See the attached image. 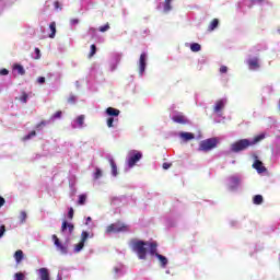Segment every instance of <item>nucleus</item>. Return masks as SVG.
<instances>
[{
	"label": "nucleus",
	"instance_id": "nucleus-1",
	"mask_svg": "<svg viewBox=\"0 0 280 280\" xmlns=\"http://www.w3.org/2000/svg\"><path fill=\"white\" fill-rule=\"evenodd\" d=\"M131 243L132 250L137 253L139 259H145L148 257V248H145V246H148V242L133 240Z\"/></svg>",
	"mask_w": 280,
	"mask_h": 280
},
{
	"label": "nucleus",
	"instance_id": "nucleus-2",
	"mask_svg": "<svg viewBox=\"0 0 280 280\" xmlns=\"http://www.w3.org/2000/svg\"><path fill=\"white\" fill-rule=\"evenodd\" d=\"M250 148V140L241 139L231 144V152H244V150H248Z\"/></svg>",
	"mask_w": 280,
	"mask_h": 280
},
{
	"label": "nucleus",
	"instance_id": "nucleus-3",
	"mask_svg": "<svg viewBox=\"0 0 280 280\" xmlns=\"http://www.w3.org/2000/svg\"><path fill=\"white\" fill-rule=\"evenodd\" d=\"M213 148H218V139L215 138L202 140L199 144L200 152H209L210 150H213Z\"/></svg>",
	"mask_w": 280,
	"mask_h": 280
},
{
	"label": "nucleus",
	"instance_id": "nucleus-4",
	"mask_svg": "<svg viewBox=\"0 0 280 280\" xmlns=\"http://www.w3.org/2000/svg\"><path fill=\"white\" fill-rule=\"evenodd\" d=\"M126 231H128V225L117 222L109 224L106 228L105 233H107V235H110V233H126Z\"/></svg>",
	"mask_w": 280,
	"mask_h": 280
},
{
	"label": "nucleus",
	"instance_id": "nucleus-5",
	"mask_svg": "<svg viewBox=\"0 0 280 280\" xmlns=\"http://www.w3.org/2000/svg\"><path fill=\"white\" fill-rule=\"evenodd\" d=\"M140 159H143V153L137 150L130 151L127 160L128 167H135Z\"/></svg>",
	"mask_w": 280,
	"mask_h": 280
},
{
	"label": "nucleus",
	"instance_id": "nucleus-6",
	"mask_svg": "<svg viewBox=\"0 0 280 280\" xmlns=\"http://www.w3.org/2000/svg\"><path fill=\"white\" fill-rule=\"evenodd\" d=\"M52 241L54 244L57 248V250H59L61 253V255H67V253H69V247L65 244H62L60 242V238H58V236L56 234L52 235Z\"/></svg>",
	"mask_w": 280,
	"mask_h": 280
},
{
	"label": "nucleus",
	"instance_id": "nucleus-7",
	"mask_svg": "<svg viewBox=\"0 0 280 280\" xmlns=\"http://www.w3.org/2000/svg\"><path fill=\"white\" fill-rule=\"evenodd\" d=\"M147 60H148V55L145 52H142L140 55V59H139V73H140V75H143V73L145 72V67H147L145 61Z\"/></svg>",
	"mask_w": 280,
	"mask_h": 280
},
{
	"label": "nucleus",
	"instance_id": "nucleus-8",
	"mask_svg": "<svg viewBox=\"0 0 280 280\" xmlns=\"http://www.w3.org/2000/svg\"><path fill=\"white\" fill-rule=\"evenodd\" d=\"M172 120L175 121V124H182L183 126L189 124V120L183 114H177V115L173 116Z\"/></svg>",
	"mask_w": 280,
	"mask_h": 280
},
{
	"label": "nucleus",
	"instance_id": "nucleus-9",
	"mask_svg": "<svg viewBox=\"0 0 280 280\" xmlns=\"http://www.w3.org/2000/svg\"><path fill=\"white\" fill-rule=\"evenodd\" d=\"M147 246L149 247L150 255H154L155 257H156V255H159V253L156 252L158 250L156 248H159V243L148 242Z\"/></svg>",
	"mask_w": 280,
	"mask_h": 280
},
{
	"label": "nucleus",
	"instance_id": "nucleus-10",
	"mask_svg": "<svg viewBox=\"0 0 280 280\" xmlns=\"http://www.w3.org/2000/svg\"><path fill=\"white\" fill-rule=\"evenodd\" d=\"M254 170H257L258 174H264L266 172V168L264 166V163L259 160H256L253 164Z\"/></svg>",
	"mask_w": 280,
	"mask_h": 280
},
{
	"label": "nucleus",
	"instance_id": "nucleus-11",
	"mask_svg": "<svg viewBox=\"0 0 280 280\" xmlns=\"http://www.w3.org/2000/svg\"><path fill=\"white\" fill-rule=\"evenodd\" d=\"M121 112L115 107H107L106 108V114L109 116V117H119V114Z\"/></svg>",
	"mask_w": 280,
	"mask_h": 280
},
{
	"label": "nucleus",
	"instance_id": "nucleus-12",
	"mask_svg": "<svg viewBox=\"0 0 280 280\" xmlns=\"http://www.w3.org/2000/svg\"><path fill=\"white\" fill-rule=\"evenodd\" d=\"M265 139H266V135H264V133H260V135L254 137L253 140H249L250 147L257 145V143H259V141H264Z\"/></svg>",
	"mask_w": 280,
	"mask_h": 280
},
{
	"label": "nucleus",
	"instance_id": "nucleus-13",
	"mask_svg": "<svg viewBox=\"0 0 280 280\" xmlns=\"http://www.w3.org/2000/svg\"><path fill=\"white\" fill-rule=\"evenodd\" d=\"M67 229L69 230V233H73V224L68 223L67 221H63L61 224V232L65 233L67 231Z\"/></svg>",
	"mask_w": 280,
	"mask_h": 280
},
{
	"label": "nucleus",
	"instance_id": "nucleus-14",
	"mask_svg": "<svg viewBox=\"0 0 280 280\" xmlns=\"http://www.w3.org/2000/svg\"><path fill=\"white\" fill-rule=\"evenodd\" d=\"M180 139H183L184 141H191V139H195L196 136L191 132H180L179 133Z\"/></svg>",
	"mask_w": 280,
	"mask_h": 280
},
{
	"label": "nucleus",
	"instance_id": "nucleus-15",
	"mask_svg": "<svg viewBox=\"0 0 280 280\" xmlns=\"http://www.w3.org/2000/svg\"><path fill=\"white\" fill-rule=\"evenodd\" d=\"M24 257H25V254H23V250H21V249H18L14 253V259H15L16 264H21V261H23Z\"/></svg>",
	"mask_w": 280,
	"mask_h": 280
},
{
	"label": "nucleus",
	"instance_id": "nucleus-16",
	"mask_svg": "<svg viewBox=\"0 0 280 280\" xmlns=\"http://www.w3.org/2000/svg\"><path fill=\"white\" fill-rule=\"evenodd\" d=\"M40 280H49V270L47 268L39 269Z\"/></svg>",
	"mask_w": 280,
	"mask_h": 280
},
{
	"label": "nucleus",
	"instance_id": "nucleus-17",
	"mask_svg": "<svg viewBox=\"0 0 280 280\" xmlns=\"http://www.w3.org/2000/svg\"><path fill=\"white\" fill-rule=\"evenodd\" d=\"M155 257H158L162 268H165L167 266V264H168L167 257H165L161 254H156Z\"/></svg>",
	"mask_w": 280,
	"mask_h": 280
},
{
	"label": "nucleus",
	"instance_id": "nucleus-18",
	"mask_svg": "<svg viewBox=\"0 0 280 280\" xmlns=\"http://www.w3.org/2000/svg\"><path fill=\"white\" fill-rule=\"evenodd\" d=\"M218 25H220V20L213 19L208 26V32H213V30H215Z\"/></svg>",
	"mask_w": 280,
	"mask_h": 280
},
{
	"label": "nucleus",
	"instance_id": "nucleus-19",
	"mask_svg": "<svg viewBox=\"0 0 280 280\" xmlns=\"http://www.w3.org/2000/svg\"><path fill=\"white\" fill-rule=\"evenodd\" d=\"M13 70L18 71L19 75H25V68H23V66H21L19 63L13 65Z\"/></svg>",
	"mask_w": 280,
	"mask_h": 280
},
{
	"label": "nucleus",
	"instance_id": "nucleus-20",
	"mask_svg": "<svg viewBox=\"0 0 280 280\" xmlns=\"http://www.w3.org/2000/svg\"><path fill=\"white\" fill-rule=\"evenodd\" d=\"M248 67H249V69H259V59H257V58L250 59L248 61Z\"/></svg>",
	"mask_w": 280,
	"mask_h": 280
},
{
	"label": "nucleus",
	"instance_id": "nucleus-21",
	"mask_svg": "<svg viewBox=\"0 0 280 280\" xmlns=\"http://www.w3.org/2000/svg\"><path fill=\"white\" fill-rule=\"evenodd\" d=\"M222 108H224V100L217 101V103L214 105V113H220V110H222Z\"/></svg>",
	"mask_w": 280,
	"mask_h": 280
},
{
	"label": "nucleus",
	"instance_id": "nucleus-22",
	"mask_svg": "<svg viewBox=\"0 0 280 280\" xmlns=\"http://www.w3.org/2000/svg\"><path fill=\"white\" fill-rule=\"evenodd\" d=\"M49 30H50V34H49V38H56V22H51L49 24Z\"/></svg>",
	"mask_w": 280,
	"mask_h": 280
},
{
	"label": "nucleus",
	"instance_id": "nucleus-23",
	"mask_svg": "<svg viewBox=\"0 0 280 280\" xmlns=\"http://www.w3.org/2000/svg\"><path fill=\"white\" fill-rule=\"evenodd\" d=\"M264 202V196L261 195H255L253 198L254 205H261Z\"/></svg>",
	"mask_w": 280,
	"mask_h": 280
},
{
	"label": "nucleus",
	"instance_id": "nucleus-24",
	"mask_svg": "<svg viewBox=\"0 0 280 280\" xmlns=\"http://www.w3.org/2000/svg\"><path fill=\"white\" fill-rule=\"evenodd\" d=\"M90 54L88 55V58H93V56H95V54H97V46H95V44H92L90 46Z\"/></svg>",
	"mask_w": 280,
	"mask_h": 280
},
{
	"label": "nucleus",
	"instance_id": "nucleus-25",
	"mask_svg": "<svg viewBox=\"0 0 280 280\" xmlns=\"http://www.w3.org/2000/svg\"><path fill=\"white\" fill-rule=\"evenodd\" d=\"M109 164L112 167V174L113 176H117V164L115 163V160H109Z\"/></svg>",
	"mask_w": 280,
	"mask_h": 280
},
{
	"label": "nucleus",
	"instance_id": "nucleus-26",
	"mask_svg": "<svg viewBox=\"0 0 280 280\" xmlns=\"http://www.w3.org/2000/svg\"><path fill=\"white\" fill-rule=\"evenodd\" d=\"M200 49H202V46H200V44H198V43H194L190 45V50L194 52H198V51H200Z\"/></svg>",
	"mask_w": 280,
	"mask_h": 280
},
{
	"label": "nucleus",
	"instance_id": "nucleus-27",
	"mask_svg": "<svg viewBox=\"0 0 280 280\" xmlns=\"http://www.w3.org/2000/svg\"><path fill=\"white\" fill-rule=\"evenodd\" d=\"M78 205L80 206H84L86 205V195H79V200H78Z\"/></svg>",
	"mask_w": 280,
	"mask_h": 280
},
{
	"label": "nucleus",
	"instance_id": "nucleus-28",
	"mask_svg": "<svg viewBox=\"0 0 280 280\" xmlns=\"http://www.w3.org/2000/svg\"><path fill=\"white\" fill-rule=\"evenodd\" d=\"M84 248V243L80 241L75 246H74V253H80Z\"/></svg>",
	"mask_w": 280,
	"mask_h": 280
},
{
	"label": "nucleus",
	"instance_id": "nucleus-29",
	"mask_svg": "<svg viewBox=\"0 0 280 280\" xmlns=\"http://www.w3.org/2000/svg\"><path fill=\"white\" fill-rule=\"evenodd\" d=\"M84 119H85L84 115L78 116L77 124H79L80 128H82V126H84Z\"/></svg>",
	"mask_w": 280,
	"mask_h": 280
},
{
	"label": "nucleus",
	"instance_id": "nucleus-30",
	"mask_svg": "<svg viewBox=\"0 0 280 280\" xmlns=\"http://www.w3.org/2000/svg\"><path fill=\"white\" fill-rule=\"evenodd\" d=\"M86 240H89V232L83 231V232L81 233V242H83V244H85V243H86Z\"/></svg>",
	"mask_w": 280,
	"mask_h": 280
},
{
	"label": "nucleus",
	"instance_id": "nucleus-31",
	"mask_svg": "<svg viewBox=\"0 0 280 280\" xmlns=\"http://www.w3.org/2000/svg\"><path fill=\"white\" fill-rule=\"evenodd\" d=\"M27 97H28L27 93L22 92V95H21V97L19 98V101H20V102H23V104H27Z\"/></svg>",
	"mask_w": 280,
	"mask_h": 280
},
{
	"label": "nucleus",
	"instance_id": "nucleus-32",
	"mask_svg": "<svg viewBox=\"0 0 280 280\" xmlns=\"http://www.w3.org/2000/svg\"><path fill=\"white\" fill-rule=\"evenodd\" d=\"M32 137H36V132L33 130L28 135L24 136L23 141H30Z\"/></svg>",
	"mask_w": 280,
	"mask_h": 280
},
{
	"label": "nucleus",
	"instance_id": "nucleus-33",
	"mask_svg": "<svg viewBox=\"0 0 280 280\" xmlns=\"http://www.w3.org/2000/svg\"><path fill=\"white\" fill-rule=\"evenodd\" d=\"M14 280H25V273L23 272H16L14 275Z\"/></svg>",
	"mask_w": 280,
	"mask_h": 280
},
{
	"label": "nucleus",
	"instance_id": "nucleus-34",
	"mask_svg": "<svg viewBox=\"0 0 280 280\" xmlns=\"http://www.w3.org/2000/svg\"><path fill=\"white\" fill-rule=\"evenodd\" d=\"M98 178H102V170L96 168L94 173V180H98Z\"/></svg>",
	"mask_w": 280,
	"mask_h": 280
},
{
	"label": "nucleus",
	"instance_id": "nucleus-35",
	"mask_svg": "<svg viewBox=\"0 0 280 280\" xmlns=\"http://www.w3.org/2000/svg\"><path fill=\"white\" fill-rule=\"evenodd\" d=\"M62 117V110L56 112L52 116L51 119H60Z\"/></svg>",
	"mask_w": 280,
	"mask_h": 280
},
{
	"label": "nucleus",
	"instance_id": "nucleus-36",
	"mask_svg": "<svg viewBox=\"0 0 280 280\" xmlns=\"http://www.w3.org/2000/svg\"><path fill=\"white\" fill-rule=\"evenodd\" d=\"M113 124H115V118H113V117L107 118V127L114 128L115 125H113Z\"/></svg>",
	"mask_w": 280,
	"mask_h": 280
},
{
	"label": "nucleus",
	"instance_id": "nucleus-37",
	"mask_svg": "<svg viewBox=\"0 0 280 280\" xmlns=\"http://www.w3.org/2000/svg\"><path fill=\"white\" fill-rule=\"evenodd\" d=\"M25 220H27V213L25 211H22L20 213V221L25 222Z\"/></svg>",
	"mask_w": 280,
	"mask_h": 280
},
{
	"label": "nucleus",
	"instance_id": "nucleus-38",
	"mask_svg": "<svg viewBox=\"0 0 280 280\" xmlns=\"http://www.w3.org/2000/svg\"><path fill=\"white\" fill-rule=\"evenodd\" d=\"M100 32H108L110 30V25L107 23L104 26H100Z\"/></svg>",
	"mask_w": 280,
	"mask_h": 280
},
{
	"label": "nucleus",
	"instance_id": "nucleus-39",
	"mask_svg": "<svg viewBox=\"0 0 280 280\" xmlns=\"http://www.w3.org/2000/svg\"><path fill=\"white\" fill-rule=\"evenodd\" d=\"M170 10H172V2H165L164 12H170Z\"/></svg>",
	"mask_w": 280,
	"mask_h": 280
},
{
	"label": "nucleus",
	"instance_id": "nucleus-40",
	"mask_svg": "<svg viewBox=\"0 0 280 280\" xmlns=\"http://www.w3.org/2000/svg\"><path fill=\"white\" fill-rule=\"evenodd\" d=\"M230 180H231V183H233L234 185H240V178L236 177V176L230 177Z\"/></svg>",
	"mask_w": 280,
	"mask_h": 280
},
{
	"label": "nucleus",
	"instance_id": "nucleus-41",
	"mask_svg": "<svg viewBox=\"0 0 280 280\" xmlns=\"http://www.w3.org/2000/svg\"><path fill=\"white\" fill-rule=\"evenodd\" d=\"M35 60H40V49L39 48H35Z\"/></svg>",
	"mask_w": 280,
	"mask_h": 280
},
{
	"label": "nucleus",
	"instance_id": "nucleus-42",
	"mask_svg": "<svg viewBox=\"0 0 280 280\" xmlns=\"http://www.w3.org/2000/svg\"><path fill=\"white\" fill-rule=\"evenodd\" d=\"M73 214H74L73 208H70L69 211H68L69 220H73Z\"/></svg>",
	"mask_w": 280,
	"mask_h": 280
},
{
	"label": "nucleus",
	"instance_id": "nucleus-43",
	"mask_svg": "<svg viewBox=\"0 0 280 280\" xmlns=\"http://www.w3.org/2000/svg\"><path fill=\"white\" fill-rule=\"evenodd\" d=\"M42 126H47V121L42 120L39 124L36 125V129H37V130H40V127H42Z\"/></svg>",
	"mask_w": 280,
	"mask_h": 280
},
{
	"label": "nucleus",
	"instance_id": "nucleus-44",
	"mask_svg": "<svg viewBox=\"0 0 280 280\" xmlns=\"http://www.w3.org/2000/svg\"><path fill=\"white\" fill-rule=\"evenodd\" d=\"M3 235H5V226L1 225L0 226V238L3 237Z\"/></svg>",
	"mask_w": 280,
	"mask_h": 280
},
{
	"label": "nucleus",
	"instance_id": "nucleus-45",
	"mask_svg": "<svg viewBox=\"0 0 280 280\" xmlns=\"http://www.w3.org/2000/svg\"><path fill=\"white\" fill-rule=\"evenodd\" d=\"M229 71V68L226 66L220 67V73H226Z\"/></svg>",
	"mask_w": 280,
	"mask_h": 280
},
{
	"label": "nucleus",
	"instance_id": "nucleus-46",
	"mask_svg": "<svg viewBox=\"0 0 280 280\" xmlns=\"http://www.w3.org/2000/svg\"><path fill=\"white\" fill-rule=\"evenodd\" d=\"M8 73H10V71L5 68L0 70V75H8Z\"/></svg>",
	"mask_w": 280,
	"mask_h": 280
},
{
	"label": "nucleus",
	"instance_id": "nucleus-47",
	"mask_svg": "<svg viewBox=\"0 0 280 280\" xmlns=\"http://www.w3.org/2000/svg\"><path fill=\"white\" fill-rule=\"evenodd\" d=\"M162 167H163V170H170V167H172V163L165 162V163H163Z\"/></svg>",
	"mask_w": 280,
	"mask_h": 280
},
{
	"label": "nucleus",
	"instance_id": "nucleus-48",
	"mask_svg": "<svg viewBox=\"0 0 280 280\" xmlns=\"http://www.w3.org/2000/svg\"><path fill=\"white\" fill-rule=\"evenodd\" d=\"M55 10H62V7H60V2L56 1L54 3Z\"/></svg>",
	"mask_w": 280,
	"mask_h": 280
},
{
	"label": "nucleus",
	"instance_id": "nucleus-49",
	"mask_svg": "<svg viewBox=\"0 0 280 280\" xmlns=\"http://www.w3.org/2000/svg\"><path fill=\"white\" fill-rule=\"evenodd\" d=\"M70 23H71V25H78V23H80V20H78V19H71V20H70Z\"/></svg>",
	"mask_w": 280,
	"mask_h": 280
},
{
	"label": "nucleus",
	"instance_id": "nucleus-50",
	"mask_svg": "<svg viewBox=\"0 0 280 280\" xmlns=\"http://www.w3.org/2000/svg\"><path fill=\"white\" fill-rule=\"evenodd\" d=\"M69 104H75V96H70L68 98Z\"/></svg>",
	"mask_w": 280,
	"mask_h": 280
},
{
	"label": "nucleus",
	"instance_id": "nucleus-51",
	"mask_svg": "<svg viewBox=\"0 0 280 280\" xmlns=\"http://www.w3.org/2000/svg\"><path fill=\"white\" fill-rule=\"evenodd\" d=\"M37 82H38L39 84H45V77H39V78L37 79Z\"/></svg>",
	"mask_w": 280,
	"mask_h": 280
},
{
	"label": "nucleus",
	"instance_id": "nucleus-52",
	"mask_svg": "<svg viewBox=\"0 0 280 280\" xmlns=\"http://www.w3.org/2000/svg\"><path fill=\"white\" fill-rule=\"evenodd\" d=\"M3 205H5V199L0 196V208L3 207Z\"/></svg>",
	"mask_w": 280,
	"mask_h": 280
},
{
	"label": "nucleus",
	"instance_id": "nucleus-53",
	"mask_svg": "<svg viewBox=\"0 0 280 280\" xmlns=\"http://www.w3.org/2000/svg\"><path fill=\"white\" fill-rule=\"evenodd\" d=\"M92 220H93V219H92L91 217H88L85 224H89V222H91Z\"/></svg>",
	"mask_w": 280,
	"mask_h": 280
},
{
	"label": "nucleus",
	"instance_id": "nucleus-54",
	"mask_svg": "<svg viewBox=\"0 0 280 280\" xmlns=\"http://www.w3.org/2000/svg\"><path fill=\"white\" fill-rule=\"evenodd\" d=\"M57 280H62V277L60 275H58Z\"/></svg>",
	"mask_w": 280,
	"mask_h": 280
},
{
	"label": "nucleus",
	"instance_id": "nucleus-55",
	"mask_svg": "<svg viewBox=\"0 0 280 280\" xmlns=\"http://www.w3.org/2000/svg\"><path fill=\"white\" fill-rule=\"evenodd\" d=\"M90 32H92L93 34H95V28H90Z\"/></svg>",
	"mask_w": 280,
	"mask_h": 280
},
{
	"label": "nucleus",
	"instance_id": "nucleus-56",
	"mask_svg": "<svg viewBox=\"0 0 280 280\" xmlns=\"http://www.w3.org/2000/svg\"><path fill=\"white\" fill-rule=\"evenodd\" d=\"M115 272L118 273V272H119V269H118V268H115Z\"/></svg>",
	"mask_w": 280,
	"mask_h": 280
},
{
	"label": "nucleus",
	"instance_id": "nucleus-57",
	"mask_svg": "<svg viewBox=\"0 0 280 280\" xmlns=\"http://www.w3.org/2000/svg\"><path fill=\"white\" fill-rule=\"evenodd\" d=\"M165 2H172V0H165Z\"/></svg>",
	"mask_w": 280,
	"mask_h": 280
},
{
	"label": "nucleus",
	"instance_id": "nucleus-58",
	"mask_svg": "<svg viewBox=\"0 0 280 280\" xmlns=\"http://www.w3.org/2000/svg\"><path fill=\"white\" fill-rule=\"evenodd\" d=\"M258 1H260V2H261V1H264V0H258Z\"/></svg>",
	"mask_w": 280,
	"mask_h": 280
}]
</instances>
